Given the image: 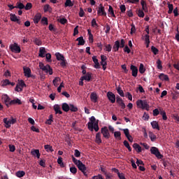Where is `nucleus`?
Instances as JSON below:
<instances>
[{
    "label": "nucleus",
    "instance_id": "8",
    "mask_svg": "<svg viewBox=\"0 0 179 179\" xmlns=\"http://www.w3.org/2000/svg\"><path fill=\"white\" fill-rule=\"evenodd\" d=\"M107 98L108 101L111 102V103H115V102L116 101V95H115L113 92H107Z\"/></svg>",
    "mask_w": 179,
    "mask_h": 179
},
{
    "label": "nucleus",
    "instance_id": "11",
    "mask_svg": "<svg viewBox=\"0 0 179 179\" xmlns=\"http://www.w3.org/2000/svg\"><path fill=\"white\" fill-rule=\"evenodd\" d=\"M130 69L133 77H138V67H136V66L131 65Z\"/></svg>",
    "mask_w": 179,
    "mask_h": 179
},
{
    "label": "nucleus",
    "instance_id": "14",
    "mask_svg": "<svg viewBox=\"0 0 179 179\" xmlns=\"http://www.w3.org/2000/svg\"><path fill=\"white\" fill-rule=\"evenodd\" d=\"M92 61L94 63V69H100V64L96 56H92Z\"/></svg>",
    "mask_w": 179,
    "mask_h": 179
},
{
    "label": "nucleus",
    "instance_id": "30",
    "mask_svg": "<svg viewBox=\"0 0 179 179\" xmlns=\"http://www.w3.org/2000/svg\"><path fill=\"white\" fill-rule=\"evenodd\" d=\"M31 155H34V157L36 156L37 158H40V157H41L39 150H33L31 151Z\"/></svg>",
    "mask_w": 179,
    "mask_h": 179
},
{
    "label": "nucleus",
    "instance_id": "44",
    "mask_svg": "<svg viewBox=\"0 0 179 179\" xmlns=\"http://www.w3.org/2000/svg\"><path fill=\"white\" fill-rule=\"evenodd\" d=\"M45 57H46V61L48 63H52V55H50V53H46Z\"/></svg>",
    "mask_w": 179,
    "mask_h": 179
},
{
    "label": "nucleus",
    "instance_id": "13",
    "mask_svg": "<svg viewBox=\"0 0 179 179\" xmlns=\"http://www.w3.org/2000/svg\"><path fill=\"white\" fill-rule=\"evenodd\" d=\"M10 20H12L13 22H17V23H18L19 24L22 23L21 20L17 18V16H16L15 13H10Z\"/></svg>",
    "mask_w": 179,
    "mask_h": 179
},
{
    "label": "nucleus",
    "instance_id": "15",
    "mask_svg": "<svg viewBox=\"0 0 179 179\" xmlns=\"http://www.w3.org/2000/svg\"><path fill=\"white\" fill-rule=\"evenodd\" d=\"M42 17V15H41V13L40 12H38V13H36L35 15H34V23H38V22L41 20Z\"/></svg>",
    "mask_w": 179,
    "mask_h": 179
},
{
    "label": "nucleus",
    "instance_id": "2",
    "mask_svg": "<svg viewBox=\"0 0 179 179\" xmlns=\"http://www.w3.org/2000/svg\"><path fill=\"white\" fill-rule=\"evenodd\" d=\"M125 45V39H121L120 41H115L113 48V51H119L120 48H123Z\"/></svg>",
    "mask_w": 179,
    "mask_h": 179
},
{
    "label": "nucleus",
    "instance_id": "27",
    "mask_svg": "<svg viewBox=\"0 0 179 179\" xmlns=\"http://www.w3.org/2000/svg\"><path fill=\"white\" fill-rule=\"evenodd\" d=\"M55 57L58 62H61V63L62 62L63 55H62V53L57 52V53H55Z\"/></svg>",
    "mask_w": 179,
    "mask_h": 179
},
{
    "label": "nucleus",
    "instance_id": "45",
    "mask_svg": "<svg viewBox=\"0 0 179 179\" xmlns=\"http://www.w3.org/2000/svg\"><path fill=\"white\" fill-rule=\"evenodd\" d=\"M168 8H169L168 13H172L173 10V3H170V2H168Z\"/></svg>",
    "mask_w": 179,
    "mask_h": 179
},
{
    "label": "nucleus",
    "instance_id": "60",
    "mask_svg": "<svg viewBox=\"0 0 179 179\" xmlns=\"http://www.w3.org/2000/svg\"><path fill=\"white\" fill-rule=\"evenodd\" d=\"M120 10L122 13H124L127 10L126 5L122 4L120 6Z\"/></svg>",
    "mask_w": 179,
    "mask_h": 179
},
{
    "label": "nucleus",
    "instance_id": "59",
    "mask_svg": "<svg viewBox=\"0 0 179 179\" xmlns=\"http://www.w3.org/2000/svg\"><path fill=\"white\" fill-rule=\"evenodd\" d=\"M91 23H92V26L93 27H99V24H98V23H96V20L95 18L92 19Z\"/></svg>",
    "mask_w": 179,
    "mask_h": 179
},
{
    "label": "nucleus",
    "instance_id": "64",
    "mask_svg": "<svg viewBox=\"0 0 179 179\" xmlns=\"http://www.w3.org/2000/svg\"><path fill=\"white\" fill-rule=\"evenodd\" d=\"M88 129L90 130L91 131H93V123L92 122V120L90 122H88Z\"/></svg>",
    "mask_w": 179,
    "mask_h": 179
},
{
    "label": "nucleus",
    "instance_id": "57",
    "mask_svg": "<svg viewBox=\"0 0 179 179\" xmlns=\"http://www.w3.org/2000/svg\"><path fill=\"white\" fill-rule=\"evenodd\" d=\"M151 50L155 54V55H157V54H158L159 52V49H157V48H155V46H152Z\"/></svg>",
    "mask_w": 179,
    "mask_h": 179
},
{
    "label": "nucleus",
    "instance_id": "51",
    "mask_svg": "<svg viewBox=\"0 0 179 179\" xmlns=\"http://www.w3.org/2000/svg\"><path fill=\"white\" fill-rule=\"evenodd\" d=\"M71 158L73 159V162H74V164L76 165H77L78 168H79V160L80 159H76V158L74 157V155H72Z\"/></svg>",
    "mask_w": 179,
    "mask_h": 179
},
{
    "label": "nucleus",
    "instance_id": "46",
    "mask_svg": "<svg viewBox=\"0 0 179 179\" xmlns=\"http://www.w3.org/2000/svg\"><path fill=\"white\" fill-rule=\"evenodd\" d=\"M137 13H138V15L140 17H144L145 16V12H143V9H138L137 10Z\"/></svg>",
    "mask_w": 179,
    "mask_h": 179
},
{
    "label": "nucleus",
    "instance_id": "19",
    "mask_svg": "<svg viewBox=\"0 0 179 179\" xmlns=\"http://www.w3.org/2000/svg\"><path fill=\"white\" fill-rule=\"evenodd\" d=\"M95 141L97 143V144H101L102 143L101 132L96 133Z\"/></svg>",
    "mask_w": 179,
    "mask_h": 179
},
{
    "label": "nucleus",
    "instance_id": "9",
    "mask_svg": "<svg viewBox=\"0 0 179 179\" xmlns=\"http://www.w3.org/2000/svg\"><path fill=\"white\" fill-rule=\"evenodd\" d=\"M10 48L13 52H20V51H22L17 43H13V45H10Z\"/></svg>",
    "mask_w": 179,
    "mask_h": 179
},
{
    "label": "nucleus",
    "instance_id": "38",
    "mask_svg": "<svg viewBox=\"0 0 179 179\" xmlns=\"http://www.w3.org/2000/svg\"><path fill=\"white\" fill-rule=\"evenodd\" d=\"M43 9L44 12H50V10H52V8L50 5H49V3H46L45 5H44Z\"/></svg>",
    "mask_w": 179,
    "mask_h": 179
},
{
    "label": "nucleus",
    "instance_id": "7",
    "mask_svg": "<svg viewBox=\"0 0 179 179\" xmlns=\"http://www.w3.org/2000/svg\"><path fill=\"white\" fill-rule=\"evenodd\" d=\"M78 169L81 171V172H83V173H84L85 176H87V173L86 172L87 168L85 164H83V162H82V161H80V159L78 162Z\"/></svg>",
    "mask_w": 179,
    "mask_h": 179
},
{
    "label": "nucleus",
    "instance_id": "50",
    "mask_svg": "<svg viewBox=\"0 0 179 179\" xmlns=\"http://www.w3.org/2000/svg\"><path fill=\"white\" fill-rule=\"evenodd\" d=\"M39 67L41 70H42L43 71H45V73L46 71H48L47 66H44L43 63H39Z\"/></svg>",
    "mask_w": 179,
    "mask_h": 179
},
{
    "label": "nucleus",
    "instance_id": "26",
    "mask_svg": "<svg viewBox=\"0 0 179 179\" xmlns=\"http://www.w3.org/2000/svg\"><path fill=\"white\" fill-rule=\"evenodd\" d=\"M24 175H26V172H24V171H17L15 173V176H17V178H22Z\"/></svg>",
    "mask_w": 179,
    "mask_h": 179
},
{
    "label": "nucleus",
    "instance_id": "48",
    "mask_svg": "<svg viewBox=\"0 0 179 179\" xmlns=\"http://www.w3.org/2000/svg\"><path fill=\"white\" fill-rule=\"evenodd\" d=\"M117 93L119 94V95H120V96H125L124 95V91L122 90V88H120V87H119L117 89Z\"/></svg>",
    "mask_w": 179,
    "mask_h": 179
},
{
    "label": "nucleus",
    "instance_id": "12",
    "mask_svg": "<svg viewBox=\"0 0 179 179\" xmlns=\"http://www.w3.org/2000/svg\"><path fill=\"white\" fill-rule=\"evenodd\" d=\"M112 171L117 174L120 179H127L124 173H120L119 169H117V168H112Z\"/></svg>",
    "mask_w": 179,
    "mask_h": 179
},
{
    "label": "nucleus",
    "instance_id": "10",
    "mask_svg": "<svg viewBox=\"0 0 179 179\" xmlns=\"http://www.w3.org/2000/svg\"><path fill=\"white\" fill-rule=\"evenodd\" d=\"M23 71L25 77L27 78H30L31 77V70L29 67H23Z\"/></svg>",
    "mask_w": 179,
    "mask_h": 179
},
{
    "label": "nucleus",
    "instance_id": "63",
    "mask_svg": "<svg viewBox=\"0 0 179 179\" xmlns=\"http://www.w3.org/2000/svg\"><path fill=\"white\" fill-rule=\"evenodd\" d=\"M65 6H73V3L71 0H66L65 2Z\"/></svg>",
    "mask_w": 179,
    "mask_h": 179
},
{
    "label": "nucleus",
    "instance_id": "55",
    "mask_svg": "<svg viewBox=\"0 0 179 179\" xmlns=\"http://www.w3.org/2000/svg\"><path fill=\"white\" fill-rule=\"evenodd\" d=\"M41 23H43V24H48V17H46L45 16H43L41 18Z\"/></svg>",
    "mask_w": 179,
    "mask_h": 179
},
{
    "label": "nucleus",
    "instance_id": "41",
    "mask_svg": "<svg viewBox=\"0 0 179 179\" xmlns=\"http://www.w3.org/2000/svg\"><path fill=\"white\" fill-rule=\"evenodd\" d=\"M69 108H70V110L71 112H78V108H77V106H75L73 104H70Z\"/></svg>",
    "mask_w": 179,
    "mask_h": 179
},
{
    "label": "nucleus",
    "instance_id": "17",
    "mask_svg": "<svg viewBox=\"0 0 179 179\" xmlns=\"http://www.w3.org/2000/svg\"><path fill=\"white\" fill-rule=\"evenodd\" d=\"M91 101L96 103L98 101V96L95 92H92L90 94Z\"/></svg>",
    "mask_w": 179,
    "mask_h": 179
},
{
    "label": "nucleus",
    "instance_id": "1",
    "mask_svg": "<svg viewBox=\"0 0 179 179\" xmlns=\"http://www.w3.org/2000/svg\"><path fill=\"white\" fill-rule=\"evenodd\" d=\"M2 99L8 107L10 106V105H16V103L22 105V101H20V99L17 98L16 99H13V101H11L8 95H3V96H2Z\"/></svg>",
    "mask_w": 179,
    "mask_h": 179
},
{
    "label": "nucleus",
    "instance_id": "18",
    "mask_svg": "<svg viewBox=\"0 0 179 179\" xmlns=\"http://www.w3.org/2000/svg\"><path fill=\"white\" fill-rule=\"evenodd\" d=\"M133 148H134L137 152H142V147H141L138 143H134L133 144Z\"/></svg>",
    "mask_w": 179,
    "mask_h": 179
},
{
    "label": "nucleus",
    "instance_id": "53",
    "mask_svg": "<svg viewBox=\"0 0 179 179\" xmlns=\"http://www.w3.org/2000/svg\"><path fill=\"white\" fill-rule=\"evenodd\" d=\"M57 162L60 165V166H62V167L64 166V164L63 162V158L62 157H58Z\"/></svg>",
    "mask_w": 179,
    "mask_h": 179
},
{
    "label": "nucleus",
    "instance_id": "47",
    "mask_svg": "<svg viewBox=\"0 0 179 179\" xmlns=\"http://www.w3.org/2000/svg\"><path fill=\"white\" fill-rule=\"evenodd\" d=\"M149 137H150L151 141H155V140L157 138V136L152 132L149 133Z\"/></svg>",
    "mask_w": 179,
    "mask_h": 179
},
{
    "label": "nucleus",
    "instance_id": "40",
    "mask_svg": "<svg viewBox=\"0 0 179 179\" xmlns=\"http://www.w3.org/2000/svg\"><path fill=\"white\" fill-rule=\"evenodd\" d=\"M52 122H53V115H50L48 119L45 122V124H52Z\"/></svg>",
    "mask_w": 179,
    "mask_h": 179
},
{
    "label": "nucleus",
    "instance_id": "4",
    "mask_svg": "<svg viewBox=\"0 0 179 179\" xmlns=\"http://www.w3.org/2000/svg\"><path fill=\"white\" fill-rule=\"evenodd\" d=\"M150 152L151 154H153L158 158L159 159H161L164 157V155L161 154V152L159 151V149L157 147H151L150 148Z\"/></svg>",
    "mask_w": 179,
    "mask_h": 179
},
{
    "label": "nucleus",
    "instance_id": "58",
    "mask_svg": "<svg viewBox=\"0 0 179 179\" xmlns=\"http://www.w3.org/2000/svg\"><path fill=\"white\" fill-rule=\"evenodd\" d=\"M8 147H9V151H10V152H14L16 150L15 145H13L12 144H9Z\"/></svg>",
    "mask_w": 179,
    "mask_h": 179
},
{
    "label": "nucleus",
    "instance_id": "5",
    "mask_svg": "<svg viewBox=\"0 0 179 179\" xmlns=\"http://www.w3.org/2000/svg\"><path fill=\"white\" fill-rule=\"evenodd\" d=\"M97 15L99 16H107L105 6H103V3H100L99 6H98Z\"/></svg>",
    "mask_w": 179,
    "mask_h": 179
},
{
    "label": "nucleus",
    "instance_id": "36",
    "mask_svg": "<svg viewBox=\"0 0 179 179\" xmlns=\"http://www.w3.org/2000/svg\"><path fill=\"white\" fill-rule=\"evenodd\" d=\"M114 136L115 138H117V140H122L121 131H115Z\"/></svg>",
    "mask_w": 179,
    "mask_h": 179
},
{
    "label": "nucleus",
    "instance_id": "16",
    "mask_svg": "<svg viewBox=\"0 0 179 179\" xmlns=\"http://www.w3.org/2000/svg\"><path fill=\"white\" fill-rule=\"evenodd\" d=\"M159 80H162V81H169V76H166V74H164L163 73L159 74Z\"/></svg>",
    "mask_w": 179,
    "mask_h": 179
},
{
    "label": "nucleus",
    "instance_id": "34",
    "mask_svg": "<svg viewBox=\"0 0 179 179\" xmlns=\"http://www.w3.org/2000/svg\"><path fill=\"white\" fill-rule=\"evenodd\" d=\"M60 82H61V78H59V77H56L53 80V84H54L55 87H58L59 83H60Z\"/></svg>",
    "mask_w": 179,
    "mask_h": 179
},
{
    "label": "nucleus",
    "instance_id": "22",
    "mask_svg": "<svg viewBox=\"0 0 179 179\" xmlns=\"http://www.w3.org/2000/svg\"><path fill=\"white\" fill-rule=\"evenodd\" d=\"M46 50H45V48H40L39 49V52H38V56L39 57H42L43 58V57H45V54H46Z\"/></svg>",
    "mask_w": 179,
    "mask_h": 179
},
{
    "label": "nucleus",
    "instance_id": "25",
    "mask_svg": "<svg viewBox=\"0 0 179 179\" xmlns=\"http://www.w3.org/2000/svg\"><path fill=\"white\" fill-rule=\"evenodd\" d=\"M76 41H78V45H84V44L85 43V41L83 36H80L79 38H78L76 39Z\"/></svg>",
    "mask_w": 179,
    "mask_h": 179
},
{
    "label": "nucleus",
    "instance_id": "33",
    "mask_svg": "<svg viewBox=\"0 0 179 179\" xmlns=\"http://www.w3.org/2000/svg\"><path fill=\"white\" fill-rule=\"evenodd\" d=\"M123 144L129 152L132 151V148L131 145H129V143H128L127 140H124Z\"/></svg>",
    "mask_w": 179,
    "mask_h": 179
},
{
    "label": "nucleus",
    "instance_id": "43",
    "mask_svg": "<svg viewBox=\"0 0 179 179\" xmlns=\"http://www.w3.org/2000/svg\"><path fill=\"white\" fill-rule=\"evenodd\" d=\"M145 71H146V69H145L143 64H141L139 67V73H141V74H144Z\"/></svg>",
    "mask_w": 179,
    "mask_h": 179
},
{
    "label": "nucleus",
    "instance_id": "24",
    "mask_svg": "<svg viewBox=\"0 0 179 179\" xmlns=\"http://www.w3.org/2000/svg\"><path fill=\"white\" fill-rule=\"evenodd\" d=\"M62 108L64 112H69L70 110V105L66 103H62Z\"/></svg>",
    "mask_w": 179,
    "mask_h": 179
},
{
    "label": "nucleus",
    "instance_id": "42",
    "mask_svg": "<svg viewBox=\"0 0 179 179\" xmlns=\"http://www.w3.org/2000/svg\"><path fill=\"white\" fill-rule=\"evenodd\" d=\"M46 69H47L46 73H49L50 76H52L53 70H52V69L50 67V66L49 64H47Z\"/></svg>",
    "mask_w": 179,
    "mask_h": 179
},
{
    "label": "nucleus",
    "instance_id": "61",
    "mask_svg": "<svg viewBox=\"0 0 179 179\" xmlns=\"http://www.w3.org/2000/svg\"><path fill=\"white\" fill-rule=\"evenodd\" d=\"M34 42L35 44H37V45H41L42 44L41 39H38V38H34Z\"/></svg>",
    "mask_w": 179,
    "mask_h": 179
},
{
    "label": "nucleus",
    "instance_id": "62",
    "mask_svg": "<svg viewBox=\"0 0 179 179\" xmlns=\"http://www.w3.org/2000/svg\"><path fill=\"white\" fill-rule=\"evenodd\" d=\"M58 20L62 24H65V23H67V22H68V20L66 17H61L60 19H58Z\"/></svg>",
    "mask_w": 179,
    "mask_h": 179
},
{
    "label": "nucleus",
    "instance_id": "35",
    "mask_svg": "<svg viewBox=\"0 0 179 179\" xmlns=\"http://www.w3.org/2000/svg\"><path fill=\"white\" fill-rule=\"evenodd\" d=\"M19 85H20V91L22 92L23 91V88L24 87H26V84L24 83V81L23 80H21L20 82H19Z\"/></svg>",
    "mask_w": 179,
    "mask_h": 179
},
{
    "label": "nucleus",
    "instance_id": "54",
    "mask_svg": "<svg viewBox=\"0 0 179 179\" xmlns=\"http://www.w3.org/2000/svg\"><path fill=\"white\" fill-rule=\"evenodd\" d=\"M94 129L95 131H99V120H97V122H94Z\"/></svg>",
    "mask_w": 179,
    "mask_h": 179
},
{
    "label": "nucleus",
    "instance_id": "23",
    "mask_svg": "<svg viewBox=\"0 0 179 179\" xmlns=\"http://www.w3.org/2000/svg\"><path fill=\"white\" fill-rule=\"evenodd\" d=\"M151 126L152 129L160 130V127L159 126V123L156 121L151 122Z\"/></svg>",
    "mask_w": 179,
    "mask_h": 179
},
{
    "label": "nucleus",
    "instance_id": "29",
    "mask_svg": "<svg viewBox=\"0 0 179 179\" xmlns=\"http://www.w3.org/2000/svg\"><path fill=\"white\" fill-rule=\"evenodd\" d=\"M3 122L5 123L6 127L7 129H9L11 127L10 120H8V119L7 117H5L3 119Z\"/></svg>",
    "mask_w": 179,
    "mask_h": 179
},
{
    "label": "nucleus",
    "instance_id": "52",
    "mask_svg": "<svg viewBox=\"0 0 179 179\" xmlns=\"http://www.w3.org/2000/svg\"><path fill=\"white\" fill-rule=\"evenodd\" d=\"M160 115L162 116L163 120H167L168 117L164 110H161Z\"/></svg>",
    "mask_w": 179,
    "mask_h": 179
},
{
    "label": "nucleus",
    "instance_id": "3",
    "mask_svg": "<svg viewBox=\"0 0 179 179\" xmlns=\"http://www.w3.org/2000/svg\"><path fill=\"white\" fill-rule=\"evenodd\" d=\"M136 105L138 108H141L142 109H146V110H150V106L148 105L147 101H142L140 99L136 101Z\"/></svg>",
    "mask_w": 179,
    "mask_h": 179
},
{
    "label": "nucleus",
    "instance_id": "31",
    "mask_svg": "<svg viewBox=\"0 0 179 179\" xmlns=\"http://www.w3.org/2000/svg\"><path fill=\"white\" fill-rule=\"evenodd\" d=\"M45 150L47 151V152H52L54 151L52 146L50 145L49 144H47L46 145H44Z\"/></svg>",
    "mask_w": 179,
    "mask_h": 179
},
{
    "label": "nucleus",
    "instance_id": "32",
    "mask_svg": "<svg viewBox=\"0 0 179 179\" xmlns=\"http://www.w3.org/2000/svg\"><path fill=\"white\" fill-rule=\"evenodd\" d=\"M108 12L111 16L116 17V15L115 14V10L112 6V5H109Z\"/></svg>",
    "mask_w": 179,
    "mask_h": 179
},
{
    "label": "nucleus",
    "instance_id": "21",
    "mask_svg": "<svg viewBox=\"0 0 179 179\" xmlns=\"http://www.w3.org/2000/svg\"><path fill=\"white\" fill-rule=\"evenodd\" d=\"M54 110L55 111L56 115H57L58 113L59 115H62V113H63L62 110H61V108H60L59 105H55Z\"/></svg>",
    "mask_w": 179,
    "mask_h": 179
},
{
    "label": "nucleus",
    "instance_id": "39",
    "mask_svg": "<svg viewBox=\"0 0 179 179\" xmlns=\"http://www.w3.org/2000/svg\"><path fill=\"white\" fill-rule=\"evenodd\" d=\"M106 61H107L106 56H104V55H101V66H102L103 68V64L106 62Z\"/></svg>",
    "mask_w": 179,
    "mask_h": 179
},
{
    "label": "nucleus",
    "instance_id": "49",
    "mask_svg": "<svg viewBox=\"0 0 179 179\" xmlns=\"http://www.w3.org/2000/svg\"><path fill=\"white\" fill-rule=\"evenodd\" d=\"M157 69L159 70H162L163 66H162V62L160 59H158L157 62Z\"/></svg>",
    "mask_w": 179,
    "mask_h": 179
},
{
    "label": "nucleus",
    "instance_id": "28",
    "mask_svg": "<svg viewBox=\"0 0 179 179\" xmlns=\"http://www.w3.org/2000/svg\"><path fill=\"white\" fill-rule=\"evenodd\" d=\"M67 64L68 63L63 55V58L62 59V62L60 63V66L63 67V69H64L65 67H66Z\"/></svg>",
    "mask_w": 179,
    "mask_h": 179
},
{
    "label": "nucleus",
    "instance_id": "56",
    "mask_svg": "<svg viewBox=\"0 0 179 179\" xmlns=\"http://www.w3.org/2000/svg\"><path fill=\"white\" fill-rule=\"evenodd\" d=\"M104 47L105 51H108V52H110V51H112L113 46H111V45H104Z\"/></svg>",
    "mask_w": 179,
    "mask_h": 179
},
{
    "label": "nucleus",
    "instance_id": "37",
    "mask_svg": "<svg viewBox=\"0 0 179 179\" xmlns=\"http://www.w3.org/2000/svg\"><path fill=\"white\" fill-rule=\"evenodd\" d=\"M141 3L142 5V8H143V10H148V5L146 3V1L141 0Z\"/></svg>",
    "mask_w": 179,
    "mask_h": 179
},
{
    "label": "nucleus",
    "instance_id": "6",
    "mask_svg": "<svg viewBox=\"0 0 179 179\" xmlns=\"http://www.w3.org/2000/svg\"><path fill=\"white\" fill-rule=\"evenodd\" d=\"M101 134H103V137L104 138H106V139L110 138V134L107 126H104V127H101Z\"/></svg>",
    "mask_w": 179,
    "mask_h": 179
},
{
    "label": "nucleus",
    "instance_id": "20",
    "mask_svg": "<svg viewBox=\"0 0 179 179\" xmlns=\"http://www.w3.org/2000/svg\"><path fill=\"white\" fill-rule=\"evenodd\" d=\"M92 73H86L85 76H83V80L90 82L92 80Z\"/></svg>",
    "mask_w": 179,
    "mask_h": 179
}]
</instances>
